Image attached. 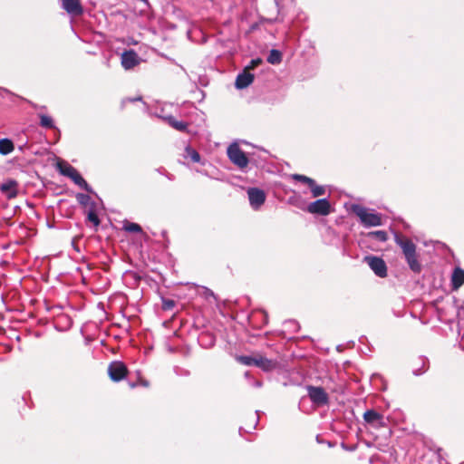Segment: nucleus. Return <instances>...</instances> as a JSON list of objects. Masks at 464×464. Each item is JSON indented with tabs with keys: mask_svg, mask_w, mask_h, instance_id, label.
<instances>
[{
	"mask_svg": "<svg viewBox=\"0 0 464 464\" xmlns=\"http://www.w3.org/2000/svg\"><path fill=\"white\" fill-rule=\"evenodd\" d=\"M451 284L453 289L459 288L464 284V270L456 267L452 273Z\"/></svg>",
	"mask_w": 464,
	"mask_h": 464,
	"instance_id": "obj_15",
	"label": "nucleus"
},
{
	"mask_svg": "<svg viewBox=\"0 0 464 464\" xmlns=\"http://www.w3.org/2000/svg\"><path fill=\"white\" fill-rule=\"evenodd\" d=\"M14 143L9 139H1L0 140V153L2 155H8L14 150Z\"/></svg>",
	"mask_w": 464,
	"mask_h": 464,
	"instance_id": "obj_17",
	"label": "nucleus"
},
{
	"mask_svg": "<svg viewBox=\"0 0 464 464\" xmlns=\"http://www.w3.org/2000/svg\"><path fill=\"white\" fill-rule=\"evenodd\" d=\"M227 156L229 160L238 168L243 169L247 166L248 159L240 147L234 143L227 148Z\"/></svg>",
	"mask_w": 464,
	"mask_h": 464,
	"instance_id": "obj_4",
	"label": "nucleus"
},
{
	"mask_svg": "<svg viewBox=\"0 0 464 464\" xmlns=\"http://www.w3.org/2000/svg\"><path fill=\"white\" fill-rule=\"evenodd\" d=\"M185 153H186V157L189 158L193 162H199L200 155L194 149H191L190 147H187L185 150Z\"/></svg>",
	"mask_w": 464,
	"mask_h": 464,
	"instance_id": "obj_23",
	"label": "nucleus"
},
{
	"mask_svg": "<svg viewBox=\"0 0 464 464\" xmlns=\"http://www.w3.org/2000/svg\"><path fill=\"white\" fill-rule=\"evenodd\" d=\"M255 385H256V387H260V386L262 385V383H261V382L256 381V382H255Z\"/></svg>",
	"mask_w": 464,
	"mask_h": 464,
	"instance_id": "obj_32",
	"label": "nucleus"
},
{
	"mask_svg": "<svg viewBox=\"0 0 464 464\" xmlns=\"http://www.w3.org/2000/svg\"><path fill=\"white\" fill-rule=\"evenodd\" d=\"M262 63L260 58L253 59L250 61L249 64L245 68V71L249 72L250 70L255 69Z\"/></svg>",
	"mask_w": 464,
	"mask_h": 464,
	"instance_id": "obj_27",
	"label": "nucleus"
},
{
	"mask_svg": "<svg viewBox=\"0 0 464 464\" xmlns=\"http://www.w3.org/2000/svg\"><path fill=\"white\" fill-rule=\"evenodd\" d=\"M307 392L311 401L316 406L326 405L329 401V397L326 392L322 387L307 386Z\"/></svg>",
	"mask_w": 464,
	"mask_h": 464,
	"instance_id": "obj_5",
	"label": "nucleus"
},
{
	"mask_svg": "<svg viewBox=\"0 0 464 464\" xmlns=\"http://www.w3.org/2000/svg\"><path fill=\"white\" fill-rule=\"evenodd\" d=\"M40 124L44 128L52 129L54 127L53 119L47 115L40 116Z\"/></svg>",
	"mask_w": 464,
	"mask_h": 464,
	"instance_id": "obj_24",
	"label": "nucleus"
},
{
	"mask_svg": "<svg viewBox=\"0 0 464 464\" xmlns=\"http://www.w3.org/2000/svg\"><path fill=\"white\" fill-rule=\"evenodd\" d=\"M62 6L68 14L72 15H80L83 12L80 0H62Z\"/></svg>",
	"mask_w": 464,
	"mask_h": 464,
	"instance_id": "obj_12",
	"label": "nucleus"
},
{
	"mask_svg": "<svg viewBox=\"0 0 464 464\" xmlns=\"http://www.w3.org/2000/svg\"><path fill=\"white\" fill-rule=\"evenodd\" d=\"M175 306V301L171 299H164L162 301V308L164 310H170Z\"/></svg>",
	"mask_w": 464,
	"mask_h": 464,
	"instance_id": "obj_29",
	"label": "nucleus"
},
{
	"mask_svg": "<svg viewBox=\"0 0 464 464\" xmlns=\"http://www.w3.org/2000/svg\"><path fill=\"white\" fill-rule=\"evenodd\" d=\"M248 199L251 207L257 209L266 200V194L263 190L256 188L247 190Z\"/></svg>",
	"mask_w": 464,
	"mask_h": 464,
	"instance_id": "obj_9",
	"label": "nucleus"
},
{
	"mask_svg": "<svg viewBox=\"0 0 464 464\" xmlns=\"http://www.w3.org/2000/svg\"><path fill=\"white\" fill-rule=\"evenodd\" d=\"M18 183L14 179H8L1 184L0 190L7 198H14L18 194Z\"/></svg>",
	"mask_w": 464,
	"mask_h": 464,
	"instance_id": "obj_11",
	"label": "nucleus"
},
{
	"mask_svg": "<svg viewBox=\"0 0 464 464\" xmlns=\"http://www.w3.org/2000/svg\"><path fill=\"white\" fill-rule=\"evenodd\" d=\"M255 366L262 369L265 372H269L276 368V361L267 359L260 354L256 355Z\"/></svg>",
	"mask_w": 464,
	"mask_h": 464,
	"instance_id": "obj_14",
	"label": "nucleus"
},
{
	"mask_svg": "<svg viewBox=\"0 0 464 464\" xmlns=\"http://www.w3.org/2000/svg\"><path fill=\"white\" fill-rule=\"evenodd\" d=\"M204 293H205V297L206 298H208L210 296L215 298V295H214V293L211 290H209L208 288H204Z\"/></svg>",
	"mask_w": 464,
	"mask_h": 464,
	"instance_id": "obj_31",
	"label": "nucleus"
},
{
	"mask_svg": "<svg viewBox=\"0 0 464 464\" xmlns=\"http://www.w3.org/2000/svg\"><path fill=\"white\" fill-rule=\"evenodd\" d=\"M127 368L121 362H112L108 367L110 378L114 382H120L127 375Z\"/></svg>",
	"mask_w": 464,
	"mask_h": 464,
	"instance_id": "obj_7",
	"label": "nucleus"
},
{
	"mask_svg": "<svg viewBox=\"0 0 464 464\" xmlns=\"http://www.w3.org/2000/svg\"><path fill=\"white\" fill-rule=\"evenodd\" d=\"M77 198L81 203H84L89 198V197L84 194H78Z\"/></svg>",
	"mask_w": 464,
	"mask_h": 464,
	"instance_id": "obj_30",
	"label": "nucleus"
},
{
	"mask_svg": "<svg viewBox=\"0 0 464 464\" xmlns=\"http://www.w3.org/2000/svg\"><path fill=\"white\" fill-rule=\"evenodd\" d=\"M87 218L90 222L93 223L94 226H96V227L99 226V224H100L99 218L93 211H90L88 213Z\"/></svg>",
	"mask_w": 464,
	"mask_h": 464,
	"instance_id": "obj_28",
	"label": "nucleus"
},
{
	"mask_svg": "<svg viewBox=\"0 0 464 464\" xmlns=\"http://www.w3.org/2000/svg\"><path fill=\"white\" fill-rule=\"evenodd\" d=\"M168 123L177 130L184 131L187 130L188 124L184 121L176 120L173 116L166 118Z\"/></svg>",
	"mask_w": 464,
	"mask_h": 464,
	"instance_id": "obj_18",
	"label": "nucleus"
},
{
	"mask_svg": "<svg viewBox=\"0 0 464 464\" xmlns=\"http://www.w3.org/2000/svg\"><path fill=\"white\" fill-rule=\"evenodd\" d=\"M57 168L62 175L70 178L81 188L87 192H92V188L88 183L84 180L77 169L71 166L69 163L65 161L58 162Z\"/></svg>",
	"mask_w": 464,
	"mask_h": 464,
	"instance_id": "obj_3",
	"label": "nucleus"
},
{
	"mask_svg": "<svg viewBox=\"0 0 464 464\" xmlns=\"http://www.w3.org/2000/svg\"><path fill=\"white\" fill-rule=\"evenodd\" d=\"M140 63V57L133 50L126 51L121 54V65L125 70H130Z\"/></svg>",
	"mask_w": 464,
	"mask_h": 464,
	"instance_id": "obj_10",
	"label": "nucleus"
},
{
	"mask_svg": "<svg viewBox=\"0 0 464 464\" xmlns=\"http://www.w3.org/2000/svg\"><path fill=\"white\" fill-rule=\"evenodd\" d=\"M236 359L241 364L251 366V365H255L256 355L255 356L240 355V356H237Z\"/></svg>",
	"mask_w": 464,
	"mask_h": 464,
	"instance_id": "obj_22",
	"label": "nucleus"
},
{
	"mask_svg": "<svg viewBox=\"0 0 464 464\" xmlns=\"http://www.w3.org/2000/svg\"><path fill=\"white\" fill-rule=\"evenodd\" d=\"M352 210L360 218V221L364 227H378L382 225L381 215L372 210L370 211L366 208L357 204L352 206Z\"/></svg>",
	"mask_w": 464,
	"mask_h": 464,
	"instance_id": "obj_2",
	"label": "nucleus"
},
{
	"mask_svg": "<svg viewBox=\"0 0 464 464\" xmlns=\"http://www.w3.org/2000/svg\"><path fill=\"white\" fill-rule=\"evenodd\" d=\"M364 262L379 277H385L387 276V266L385 262L382 258L368 256L364 257Z\"/></svg>",
	"mask_w": 464,
	"mask_h": 464,
	"instance_id": "obj_6",
	"label": "nucleus"
},
{
	"mask_svg": "<svg viewBox=\"0 0 464 464\" xmlns=\"http://www.w3.org/2000/svg\"><path fill=\"white\" fill-rule=\"evenodd\" d=\"M292 179H295V180H297V181H300V182H303L306 185H310V184H313V179L309 178V177H306L304 175H301V174H293L292 175Z\"/></svg>",
	"mask_w": 464,
	"mask_h": 464,
	"instance_id": "obj_26",
	"label": "nucleus"
},
{
	"mask_svg": "<svg viewBox=\"0 0 464 464\" xmlns=\"http://www.w3.org/2000/svg\"><path fill=\"white\" fill-rule=\"evenodd\" d=\"M267 62L271 64H279L282 62V53L280 51L273 49L267 56Z\"/></svg>",
	"mask_w": 464,
	"mask_h": 464,
	"instance_id": "obj_19",
	"label": "nucleus"
},
{
	"mask_svg": "<svg viewBox=\"0 0 464 464\" xmlns=\"http://www.w3.org/2000/svg\"><path fill=\"white\" fill-rule=\"evenodd\" d=\"M254 81V74L249 72L243 71L240 72L236 79L235 86L237 89H245L249 86Z\"/></svg>",
	"mask_w": 464,
	"mask_h": 464,
	"instance_id": "obj_13",
	"label": "nucleus"
},
{
	"mask_svg": "<svg viewBox=\"0 0 464 464\" xmlns=\"http://www.w3.org/2000/svg\"><path fill=\"white\" fill-rule=\"evenodd\" d=\"M140 100H141V98H140V97H138V98H135V99H133V100H131V101L133 102V101H140Z\"/></svg>",
	"mask_w": 464,
	"mask_h": 464,
	"instance_id": "obj_33",
	"label": "nucleus"
},
{
	"mask_svg": "<svg viewBox=\"0 0 464 464\" xmlns=\"http://www.w3.org/2000/svg\"><path fill=\"white\" fill-rule=\"evenodd\" d=\"M395 242L401 247L402 253L411 270L414 273H420L421 270V265L416 255V246L410 239L399 235L395 236Z\"/></svg>",
	"mask_w": 464,
	"mask_h": 464,
	"instance_id": "obj_1",
	"label": "nucleus"
},
{
	"mask_svg": "<svg viewBox=\"0 0 464 464\" xmlns=\"http://www.w3.org/2000/svg\"><path fill=\"white\" fill-rule=\"evenodd\" d=\"M330 203L326 198L317 199L307 206V211L311 214L326 216L330 213Z\"/></svg>",
	"mask_w": 464,
	"mask_h": 464,
	"instance_id": "obj_8",
	"label": "nucleus"
},
{
	"mask_svg": "<svg viewBox=\"0 0 464 464\" xmlns=\"http://www.w3.org/2000/svg\"><path fill=\"white\" fill-rule=\"evenodd\" d=\"M369 236L376 238L381 242H385L388 239L387 233L382 230L372 231L369 233Z\"/></svg>",
	"mask_w": 464,
	"mask_h": 464,
	"instance_id": "obj_25",
	"label": "nucleus"
},
{
	"mask_svg": "<svg viewBox=\"0 0 464 464\" xmlns=\"http://www.w3.org/2000/svg\"><path fill=\"white\" fill-rule=\"evenodd\" d=\"M123 229L130 233H140L142 231V228L139 224L129 221L124 222Z\"/></svg>",
	"mask_w": 464,
	"mask_h": 464,
	"instance_id": "obj_21",
	"label": "nucleus"
},
{
	"mask_svg": "<svg viewBox=\"0 0 464 464\" xmlns=\"http://www.w3.org/2000/svg\"><path fill=\"white\" fill-rule=\"evenodd\" d=\"M311 188V192L314 198H317L325 194V188L324 186L317 185L314 180H313V184L309 185Z\"/></svg>",
	"mask_w": 464,
	"mask_h": 464,
	"instance_id": "obj_20",
	"label": "nucleus"
},
{
	"mask_svg": "<svg viewBox=\"0 0 464 464\" xmlns=\"http://www.w3.org/2000/svg\"><path fill=\"white\" fill-rule=\"evenodd\" d=\"M363 419L367 423L377 424L382 420V416L373 410H368L363 414Z\"/></svg>",
	"mask_w": 464,
	"mask_h": 464,
	"instance_id": "obj_16",
	"label": "nucleus"
}]
</instances>
